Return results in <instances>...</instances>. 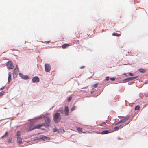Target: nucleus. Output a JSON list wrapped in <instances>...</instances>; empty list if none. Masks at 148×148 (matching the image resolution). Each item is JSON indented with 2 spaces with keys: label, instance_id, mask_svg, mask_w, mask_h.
Wrapping results in <instances>:
<instances>
[{
  "label": "nucleus",
  "instance_id": "1",
  "mask_svg": "<svg viewBox=\"0 0 148 148\" xmlns=\"http://www.w3.org/2000/svg\"><path fill=\"white\" fill-rule=\"evenodd\" d=\"M44 126V124H37L36 125H31L29 126L28 127V130L31 131L36 129H40L41 127Z\"/></svg>",
  "mask_w": 148,
  "mask_h": 148
},
{
  "label": "nucleus",
  "instance_id": "2",
  "mask_svg": "<svg viewBox=\"0 0 148 148\" xmlns=\"http://www.w3.org/2000/svg\"><path fill=\"white\" fill-rule=\"evenodd\" d=\"M54 121L55 122H58L60 121L61 120L60 114V113H56L54 117Z\"/></svg>",
  "mask_w": 148,
  "mask_h": 148
},
{
  "label": "nucleus",
  "instance_id": "3",
  "mask_svg": "<svg viewBox=\"0 0 148 148\" xmlns=\"http://www.w3.org/2000/svg\"><path fill=\"white\" fill-rule=\"evenodd\" d=\"M45 123L43 124H44V125H45V126L48 127L50 124V122H51L50 120L48 117H46L45 118Z\"/></svg>",
  "mask_w": 148,
  "mask_h": 148
},
{
  "label": "nucleus",
  "instance_id": "4",
  "mask_svg": "<svg viewBox=\"0 0 148 148\" xmlns=\"http://www.w3.org/2000/svg\"><path fill=\"white\" fill-rule=\"evenodd\" d=\"M45 71L46 72H49L51 69V66L48 64H45Z\"/></svg>",
  "mask_w": 148,
  "mask_h": 148
},
{
  "label": "nucleus",
  "instance_id": "5",
  "mask_svg": "<svg viewBox=\"0 0 148 148\" xmlns=\"http://www.w3.org/2000/svg\"><path fill=\"white\" fill-rule=\"evenodd\" d=\"M6 66L8 69H12L14 67L13 64L11 61H9L8 62Z\"/></svg>",
  "mask_w": 148,
  "mask_h": 148
},
{
  "label": "nucleus",
  "instance_id": "6",
  "mask_svg": "<svg viewBox=\"0 0 148 148\" xmlns=\"http://www.w3.org/2000/svg\"><path fill=\"white\" fill-rule=\"evenodd\" d=\"M138 77V76H136L134 77H129L126 79H125L123 80V82H129L131 80H133L135 79H137Z\"/></svg>",
  "mask_w": 148,
  "mask_h": 148
},
{
  "label": "nucleus",
  "instance_id": "7",
  "mask_svg": "<svg viewBox=\"0 0 148 148\" xmlns=\"http://www.w3.org/2000/svg\"><path fill=\"white\" fill-rule=\"evenodd\" d=\"M130 117V116H127L124 119H123L120 121L118 123L116 124H119L121 123H123L127 121Z\"/></svg>",
  "mask_w": 148,
  "mask_h": 148
},
{
  "label": "nucleus",
  "instance_id": "8",
  "mask_svg": "<svg viewBox=\"0 0 148 148\" xmlns=\"http://www.w3.org/2000/svg\"><path fill=\"white\" fill-rule=\"evenodd\" d=\"M19 75L22 78L24 79H27L29 78V77L27 75H24L23 74L20 73Z\"/></svg>",
  "mask_w": 148,
  "mask_h": 148
},
{
  "label": "nucleus",
  "instance_id": "9",
  "mask_svg": "<svg viewBox=\"0 0 148 148\" xmlns=\"http://www.w3.org/2000/svg\"><path fill=\"white\" fill-rule=\"evenodd\" d=\"M39 78L36 76L34 77L32 79V82L34 83L35 82H39Z\"/></svg>",
  "mask_w": 148,
  "mask_h": 148
},
{
  "label": "nucleus",
  "instance_id": "10",
  "mask_svg": "<svg viewBox=\"0 0 148 148\" xmlns=\"http://www.w3.org/2000/svg\"><path fill=\"white\" fill-rule=\"evenodd\" d=\"M19 69L18 66H16V68L14 69V75L15 74L16 75L18 72Z\"/></svg>",
  "mask_w": 148,
  "mask_h": 148
},
{
  "label": "nucleus",
  "instance_id": "11",
  "mask_svg": "<svg viewBox=\"0 0 148 148\" xmlns=\"http://www.w3.org/2000/svg\"><path fill=\"white\" fill-rule=\"evenodd\" d=\"M64 112L66 116H68L69 114V109L67 106H65L64 109Z\"/></svg>",
  "mask_w": 148,
  "mask_h": 148
},
{
  "label": "nucleus",
  "instance_id": "12",
  "mask_svg": "<svg viewBox=\"0 0 148 148\" xmlns=\"http://www.w3.org/2000/svg\"><path fill=\"white\" fill-rule=\"evenodd\" d=\"M70 46V45L69 44H64L62 46V48L63 49H65Z\"/></svg>",
  "mask_w": 148,
  "mask_h": 148
},
{
  "label": "nucleus",
  "instance_id": "13",
  "mask_svg": "<svg viewBox=\"0 0 148 148\" xmlns=\"http://www.w3.org/2000/svg\"><path fill=\"white\" fill-rule=\"evenodd\" d=\"M17 141L19 144H21L22 142V139L21 137H17Z\"/></svg>",
  "mask_w": 148,
  "mask_h": 148
},
{
  "label": "nucleus",
  "instance_id": "14",
  "mask_svg": "<svg viewBox=\"0 0 148 148\" xmlns=\"http://www.w3.org/2000/svg\"><path fill=\"white\" fill-rule=\"evenodd\" d=\"M121 33L118 34L115 32H114L112 33V35L114 36H121Z\"/></svg>",
  "mask_w": 148,
  "mask_h": 148
},
{
  "label": "nucleus",
  "instance_id": "15",
  "mask_svg": "<svg viewBox=\"0 0 148 148\" xmlns=\"http://www.w3.org/2000/svg\"><path fill=\"white\" fill-rule=\"evenodd\" d=\"M110 133L108 130H105L102 131L101 133L102 134H106Z\"/></svg>",
  "mask_w": 148,
  "mask_h": 148
},
{
  "label": "nucleus",
  "instance_id": "16",
  "mask_svg": "<svg viewBox=\"0 0 148 148\" xmlns=\"http://www.w3.org/2000/svg\"><path fill=\"white\" fill-rule=\"evenodd\" d=\"M11 76L10 73L8 74V82H10L11 80Z\"/></svg>",
  "mask_w": 148,
  "mask_h": 148
},
{
  "label": "nucleus",
  "instance_id": "17",
  "mask_svg": "<svg viewBox=\"0 0 148 148\" xmlns=\"http://www.w3.org/2000/svg\"><path fill=\"white\" fill-rule=\"evenodd\" d=\"M139 71L141 73H144L146 72L145 69H139Z\"/></svg>",
  "mask_w": 148,
  "mask_h": 148
},
{
  "label": "nucleus",
  "instance_id": "18",
  "mask_svg": "<svg viewBox=\"0 0 148 148\" xmlns=\"http://www.w3.org/2000/svg\"><path fill=\"white\" fill-rule=\"evenodd\" d=\"M20 136H21L20 132V131H17L16 133L17 137H20Z\"/></svg>",
  "mask_w": 148,
  "mask_h": 148
},
{
  "label": "nucleus",
  "instance_id": "19",
  "mask_svg": "<svg viewBox=\"0 0 148 148\" xmlns=\"http://www.w3.org/2000/svg\"><path fill=\"white\" fill-rule=\"evenodd\" d=\"M41 138L44 140H47L48 138L45 136H43Z\"/></svg>",
  "mask_w": 148,
  "mask_h": 148
},
{
  "label": "nucleus",
  "instance_id": "20",
  "mask_svg": "<svg viewBox=\"0 0 148 148\" xmlns=\"http://www.w3.org/2000/svg\"><path fill=\"white\" fill-rule=\"evenodd\" d=\"M140 109V106L139 105H137L135 107V110H139Z\"/></svg>",
  "mask_w": 148,
  "mask_h": 148
},
{
  "label": "nucleus",
  "instance_id": "21",
  "mask_svg": "<svg viewBox=\"0 0 148 148\" xmlns=\"http://www.w3.org/2000/svg\"><path fill=\"white\" fill-rule=\"evenodd\" d=\"M82 128L80 127H77V130L78 132H80L82 131Z\"/></svg>",
  "mask_w": 148,
  "mask_h": 148
},
{
  "label": "nucleus",
  "instance_id": "22",
  "mask_svg": "<svg viewBox=\"0 0 148 148\" xmlns=\"http://www.w3.org/2000/svg\"><path fill=\"white\" fill-rule=\"evenodd\" d=\"M98 83H97L96 84H95L94 85H93L92 86V87H93V88L97 87L98 86Z\"/></svg>",
  "mask_w": 148,
  "mask_h": 148
},
{
  "label": "nucleus",
  "instance_id": "23",
  "mask_svg": "<svg viewBox=\"0 0 148 148\" xmlns=\"http://www.w3.org/2000/svg\"><path fill=\"white\" fill-rule=\"evenodd\" d=\"M4 93V92L3 91H1L0 92V97L1 96L3 95Z\"/></svg>",
  "mask_w": 148,
  "mask_h": 148
},
{
  "label": "nucleus",
  "instance_id": "24",
  "mask_svg": "<svg viewBox=\"0 0 148 148\" xmlns=\"http://www.w3.org/2000/svg\"><path fill=\"white\" fill-rule=\"evenodd\" d=\"M75 106H73L71 109V111H73L75 109Z\"/></svg>",
  "mask_w": 148,
  "mask_h": 148
},
{
  "label": "nucleus",
  "instance_id": "25",
  "mask_svg": "<svg viewBox=\"0 0 148 148\" xmlns=\"http://www.w3.org/2000/svg\"><path fill=\"white\" fill-rule=\"evenodd\" d=\"M119 127H114V129L116 130H119Z\"/></svg>",
  "mask_w": 148,
  "mask_h": 148
},
{
  "label": "nucleus",
  "instance_id": "26",
  "mask_svg": "<svg viewBox=\"0 0 148 148\" xmlns=\"http://www.w3.org/2000/svg\"><path fill=\"white\" fill-rule=\"evenodd\" d=\"M8 136V132H5V134L4 135V136L5 137Z\"/></svg>",
  "mask_w": 148,
  "mask_h": 148
},
{
  "label": "nucleus",
  "instance_id": "27",
  "mask_svg": "<svg viewBox=\"0 0 148 148\" xmlns=\"http://www.w3.org/2000/svg\"><path fill=\"white\" fill-rule=\"evenodd\" d=\"M106 124L105 122H103V123L101 125L105 126V125Z\"/></svg>",
  "mask_w": 148,
  "mask_h": 148
},
{
  "label": "nucleus",
  "instance_id": "28",
  "mask_svg": "<svg viewBox=\"0 0 148 148\" xmlns=\"http://www.w3.org/2000/svg\"><path fill=\"white\" fill-rule=\"evenodd\" d=\"M71 99H72V98L71 97H69L68 99V101H71Z\"/></svg>",
  "mask_w": 148,
  "mask_h": 148
},
{
  "label": "nucleus",
  "instance_id": "29",
  "mask_svg": "<svg viewBox=\"0 0 148 148\" xmlns=\"http://www.w3.org/2000/svg\"><path fill=\"white\" fill-rule=\"evenodd\" d=\"M8 142L9 143H11V139L10 138H9L8 140Z\"/></svg>",
  "mask_w": 148,
  "mask_h": 148
},
{
  "label": "nucleus",
  "instance_id": "30",
  "mask_svg": "<svg viewBox=\"0 0 148 148\" xmlns=\"http://www.w3.org/2000/svg\"><path fill=\"white\" fill-rule=\"evenodd\" d=\"M110 79L112 81H114L115 80V78H111Z\"/></svg>",
  "mask_w": 148,
  "mask_h": 148
},
{
  "label": "nucleus",
  "instance_id": "31",
  "mask_svg": "<svg viewBox=\"0 0 148 148\" xmlns=\"http://www.w3.org/2000/svg\"><path fill=\"white\" fill-rule=\"evenodd\" d=\"M129 75H130V76H132L133 75V74L131 73H129Z\"/></svg>",
  "mask_w": 148,
  "mask_h": 148
},
{
  "label": "nucleus",
  "instance_id": "32",
  "mask_svg": "<svg viewBox=\"0 0 148 148\" xmlns=\"http://www.w3.org/2000/svg\"><path fill=\"white\" fill-rule=\"evenodd\" d=\"M109 77H106V80H107H107H109Z\"/></svg>",
  "mask_w": 148,
  "mask_h": 148
},
{
  "label": "nucleus",
  "instance_id": "33",
  "mask_svg": "<svg viewBox=\"0 0 148 148\" xmlns=\"http://www.w3.org/2000/svg\"><path fill=\"white\" fill-rule=\"evenodd\" d=\"M56 131H57V130H56L55 129H54L53 132H56Z\"/></svg>",
  "mask_w": 148,
  "mask_h": 148
},
{
  "label": "nucleus",
  "instance_id": "34",
  "mask_svg": "<svg viewBox=\"0 0 148 148\" xmlns=\"http://www.w3.org/2000/svg\"><path fill=\"white\" fill-rule=\"evenodd\" d=\"M5 137V136H4V135H3V136H2V137H1V138H3Z\"/></svg>",
  "mask_w": 148,
  "mask_h": 148
},
{
  "label": "nucleus",
  "instance_id": "35",
  "mask_svg": "<svg viewBox=\"0 0 148 148\" xmlns=\"http://www.w3.org/2000/svg\"><path fill=\"white\" fill-rule=\"evenodd\" d=\"M93 92H94V91H92L91 92V93H93Z\"/></svg>",
  "mask_w": 148,
  "mask_h": 148
},
{
  "label": "nucleus",
  "instance_id": "36",
  "mask_svg": "<svg viewBox=\"0 0 148 148\" xmlns=\"http://www.w3.org/2000/svg\"><path fill=\"white\" fill-rule=\"evenodd\" d=\"M120 127H120V128H122V127H121V125H120Z\"/></svg>",
  "mask_w": 148,
  "mask_h": 148
}]
</instances>
